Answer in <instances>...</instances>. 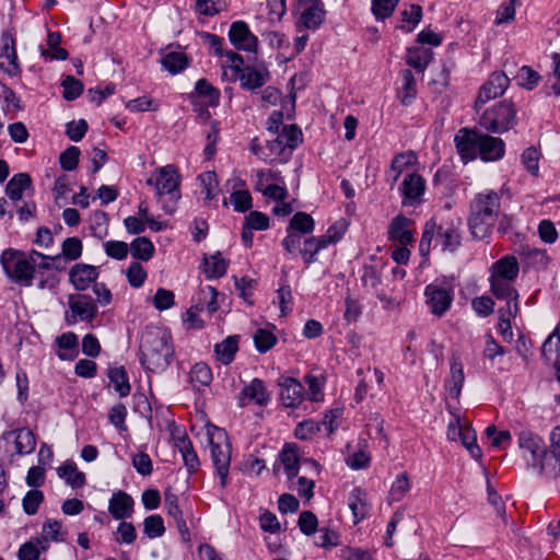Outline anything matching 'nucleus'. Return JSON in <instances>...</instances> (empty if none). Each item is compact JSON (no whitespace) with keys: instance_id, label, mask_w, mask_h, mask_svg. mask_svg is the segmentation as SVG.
<instances>
[{"instance_id":"obj_41","label":"nucleus","mask_w":560,"mask_h":560,"mask_svg":"<svg viewBox=\"0 0 560 560\" xmlns=\"http://www.w3.org/2000/svg\"><path fill=\"white\" fill-rule=\"evenodd\" d=\"M130 252L133 258L148 261L153 257L154 245L148 237L139 236L131 242Z\"/></svg>"},{"instance_id":"obj_9","label":"nucleus","mask_w":560,"mask_h":560,"mask_svg":"<svg viewBox=\"0 0 560 560\" xmlns=\"http://www.w3.org/2000/svg\"><path fill=\"white\" fill-rule=\"evenodd\" d=\"M68 304L70 314H66L65 320L69 326L75 325L79 320L91 323L97 314V306L90 295H70Z\"/></svg>"},{"instance_id":"obj_29","label":"nucleus","mask_w":560,"mask_h":560,"mask_svg":"<svg viewBox=\"0 0 560 560\" xmlns=\"http://www.w3.org/2000/svg\"><path fill=\"white\" fill-rule=\"evenodd\" d=\"M56 343L61 351L58 352V358L62 361L74 360L79 353L78 351V336L72 332H63L57 337Z\"/></svg>"},{"instance_id":"obj_25","label":"nucleus","mask_w":560,"mask_h":560,"mask_svg":"<svg viewBox=\"0 0 560 560\" xmlns=\"http://www.w3.org/2000/svg\"><path fill=\"white\" fill-rule=\"evenodd\" d=\"M348 506L352 512L354 524L360 523L370 511L366 492L361 488H354L349 493Z\"/></svg>"},{"instance_id":"obj_34","label":"nucleus","mask_w":560,"mask_h":560,"mask_svg":"<svg viewBox=\"0 0 560 560\" xmlns=\"http://www.w3.org/2000/svg\"><path fill=\"white\" fill-rule=\"evenodd\" d=\"M175 446L178 448L182 454L183 460L189 474L197 470L199 467V458L197 453L195 452L191 441L185 434L175 440Z\"/></svg>"},{"instance_id":"obj_53","label":"nucleus","mask_w":560,"mask_h":560,"mask_svg":"<svg viewBox=\"0 0 560 560\" xmlns=\"http://www.w3.org/2000/svg\"><path fill=\"white\" fill-rule=\"evenodd\" d=\"M397 4L398 0H372V13L377 21H384L392 16Z\"/></svg>"},{"instance_id":"obj_58","label":"nucleus","mask_w":560,"mask_h":560,"mask_svg":"<svg viewBox=\"0 0 560 560\" xmlns=\"http://www.w3.org/2000/svg\"><path fill=\"white\" fill-rule=\"evenodd\" d=\"M319 431V424L312 419H307L298 423V425L294 429V435L299 440L306 441L312 439Z\"/></svg>"},{"instance_id":"obj_14","label":"nucleus","mask_w":560,"mask_h":560,"mask_svg":"<svg viewBox=\"0 0 560 560\" xmlns=\"http://www.w3.org/2000/svg\"><path fill=\"white\" fill-rule=\"evenodd\" d=\"M505 154V143L501 138L483 133L481 131V138L479 142L478 156L481 161L497 162L500 161Z\"/></svg>"},{"instance_id":"obj_21","label":"nucleus","mask_w":560,"mask_h":560,"mask_svg":"<svg viewBox=\"0 0 560 560\" xmlns=\"http://www.w3.org/2000/svg\"><path fill=\"white\" fill-rule=\"evenodd\" d=\"M517 444L521 450H525L530 454V465L533 466L546 451L545 442L538 434L530 430H522L517 434Z\"/></svg>"},{"instance_id":"obj_11","label":"nucleus","mask_w":560,"mask_h":560,"mask_svg":"<svg viewBox=\"0 0 560 560\" xmlns=\"http://www.w3.org/2000/svg\"><path fill=\"white\" fill-rule=\"evenodd\" d=\"M228 35L230 43L235 47V49L247 52H257L258 38L250 32L246 22H233Z\"/></svg>"},{"instance_id":"obj_20","label":"nucleus","mask_w":560,"mask_h":560,"mask_svg":"<svg viewBox=\"0 0 560 560\" xmlns=\"http://www.w3.org/2000/svg\"><path fill=\"white\" fill-rule=\"evenodd\" d=\"M164 505L167 511V514L175 521L178 532L182 536V539L186 542H189L191 539L189 528L187 526L186 521L183 517V511L178 505V498L175 493L170 490L164 493Z\"/></svg>"},{"instance_id":"obj_43","label":"nucleus","mask_w":560,"mask_h":560,"mask_svg":"<svg viewBox=\"0 0 560 560\" xmlns=\"http://www.w3.org/2000/svg\"><path fill=\"white\" fill-rule=\"evenodd\" d=\"M228 261L222 257L220 252L205 258V273L207 278H221L225 275Z\"/></svg>"},{"instance_id":"obj_35","label":"nucleus","mask_w":560,"mask_h":560,"mask_svg":"<svg viewBox=\"0 0 560 560\" xmlns=\"http://www.w3.org/2000/svg\"><path fill=\"white\" fill-rule=\"evenodd\" d=\"M31 186V176L27 173H19L13 175L8 182L5 186V194L11 200L19 201L22 199L24 190Z\"/></svg>"},{"instance_id":"obj_7","label":"nucleus","mask_w":560,"mask_h":560,"mask_svg":"<svg viewBox=\"0 0 560 560\" xmlns=\"http://www.w3.org/2000/svg\"><path fill=\"white\" fill-rule=\"evenodd\" d=\"M481 131L477 128H460L454 136V144L464 164L475 161L478 158Z\"/></svg>"},{"instance_id":"obj_31","label":"nucleus","mask_w":560,"mask_h":560,"mask_svg":"<svg viewBox=\"0 0 560 560\" xmlns=\"http://www.w3.org/2000/svg\"><path fill=\"white\" fill-rule=\"evenodd\" d=\"M490 291L498 300L506 302H515L518 300V292L512 285L511 280L499 279L498 277H490Z\"/></svg>"},{"instance_id":"obj_33","label":"nucleus","mask_w":560,"mask_h":560,"mask_svg":"<svg viewBox=\"0 0 560 560\" xmlns=\"http://www.w3.org/2000/svg\"><path fill=\"white\" fill-rule=\"evenodd\" d=\"M238 351V336H229L223 341L214 346L217 360L224 365L233 362Z\"/></svg>"},{"instance_id":"obj_8","label":"nucleus","mask_w":560,"mask_h":560,"mask_svg":"<svg viewBox=\"0 0 560 560\" xmlns=\"http://www.w3.org/2000/svg\"><path fill=\"white\" fill-rule=\"evenodd\" d=\"M509 85L510 79L503 71L492 72L479 89L478 96L474 105L475 110L479 112L486 103L502 96Z\"/></svg>"},{"instance_id":"obj_26","label":"nucleus","mask_w":560,"mask_h":560,"mask_svg":"<svg viewBox=\"0 0 560 560\" xmlns=\"http://www.w3.org/2000/svg\"><path fill=\"white\" fill-rule=\"evenodd\" d=\"M195 96L203 98L207 107H217L220 104L221 92L202 78L195 83V91L190 94V98L192 100Z\"/></svg>"},{"instance_id":"obj_47","label":"nucleus","mask_w":560,"mask_h":560,"mask_svg":"<svg viewBox=\"0 0 560 560\" xmlns=\"http://www.w3.org/2000/svg\"><path fill=\"white\" fill-rule=\"evenodd\" d=\"M198 179L201 184V192L205 194L206 200L210 201L214 199L219 192L217 173L213 171L203 172L198 176Z\"/></svg>"},{"instance_id":"obj_54","label":"nucleus","mask_w":560,"mask_h":560,"mask_svg":"<svg viewBox=\"0 0 560 560\" xmlns=\"http://www.w3.org/2000/svg\"><path fill=\"white\" fill-rule=\"evenodd\" d=\"M61 85L63 88L62 97L67 101L77 100L83 92V83L72 75H67Z\"/></svg>"},{"instance_id":"obj_32","label":"nucleus","mask_w":560,"mask_h":560,"mask_svg":"<svg viewBox=\"0 0 560 560\" xmlns=\"http://www.w3.org/2000/svg\"><path fill=\"white\" fill-rule=\"evenodd\" d=\"M465 374L463 364L457 357H453L451 360V376L446 383V389L451 397L458 398L464 385Z\"/></svg>"},{"instance_id":"obj_6","label":"nucleus","mask_w":560,"mask_h":560,"mask_svg":"<svg viewBox=\"0 0 560 560\" xmlns=\"http://www.w3.org/2000/svg\"><path fill=\"white\" fill-rule=\"evenodd\" d=\"M517 122L516 109L511 101H502L485 110L479 125L492 133H503Z\"/></svg>"},{"instance_id":"obj_4","label":"nucleus","mask_w":560,"mask_h":560,"mask_svg":"<svg viewBox=\"0 0 560 560\" xmlns=\"http://www.w3.org/2000/svg\"><path fill=\"white\" fill-rule=\"evenodd\" d=\"M208 436L212 464L220 478L221 487L225 488L230 472L232 445L224 429L212 427L208 431Z\"/></svg>"},{"instance_id":"obj_44","label":"nucleus","mask_w":560,"mask_h":560,"mask_svg":"<svg viewBox=\"0 0 560 560\" xmlns=\"http://www.w3.org/2000/svg\"><path fill=\"white\" fill-rule=\"evenodd\" d=\"M433 240H435V246H438V224L431 219L424 224L419 244V252L422 256L429 255Z\"/></svg>"},{"instance_id":"obj_16","label":"nucleus","mask_w":560,"mask_h":560,"mask_svg":"<svg viewBox=\"0 0 560 560\" xmlns=\"http://www.w3.org/2000/svg\"><path fill=\"white\" fill-rule=\"evenodd\" d=\"M325 19V10L323 3L319 1H313L308 4L301 13L299 20L295 23L298 32L303 30H317Z\"/></svg>"},{"instance_id":"obj_17","label":"nucleus","mask_w":560,"mask_h":560,"mask_svg":"<svg viewBox=\"0 0 560 560\" xmlns=\"http://www.w3.org/2000/svg\"><path fill=\"white\" fill-rule=\"evenodd\" d=\"M254 401L258 406H267L270 401V394L268 393L265 382L260 378H254L246 385L240 394V406L244 407L247 402Z\"/></svg>"},{"instance_id":"obj_19","label":"nucleus","mask_w":560,"mask_h":560,"mask_svg":"<svg viewBox=\"0 0 560 560\" xmlns=\"http://www.w3.org/2000/svg\"><path fill=\"white\" fill-rule=\"evenodd\" d=\"M97 277L96 267L86 264H75L69 271V280L78 291L86 290Z\"/></svg>"},{"instance_id":"obj_51","label":"nucleus","mask_w":560,"mask_h":560,"mask_svg":"<svg viewBox=\"0 0 560 560\" xmlns=\"http://www.w3.org/2000/svg\"><path fill=\"white\" fill-rule=\"evenodd\" d=\"M361 282L363 287L371 288L375 292H378V288L382 283V273L377 266H364L362 270Z\"/></svg>"},{"instance_id":"obj_59","label":"nucleus","mask_w":560,"mask_h":560,"mask_svg":"<svg viewBox=\"0 0 560 560\" xmlns=\"http://www.w3.org/2000/svg\"><path fill=\"white\" fill-rule=\"evenodd\" d=\"M62 256L69 260H75L82 255V242L78 237H68L62 243Z\"/></svg>"},{"instance_id":"obj_37","label":"nucleus","mask_w":560,"mask_h":560,"mask_svg":"<svg viewBox=\"0 0 560 560\" xmlns=\"http://www.w3.org/2000/svg\"><path fill=\"white\" fill-rule=\"evenodd\" d=\"M15 435V450L16 454L25 455L31 454L36 447V436L28 428H21L10 432Z\"/></svg>"},{"instance_id":"obj_40","label":"nucleus","mask_w":560,"mask_h":560,"mask_svg":"<svg viewBox=\"0 0 560 560\" xmlns=\"http://www.w3.org/2000/svg\"><path fill=\"white\" fill-rule=\"evenodd\" d=\"M162 66L172 74H177L188 67V58L185 52L171 51L163 56Z\"/></svg>"},{"instance_id":"obj_60","label":"nucleus","mask_w":560,"mask_h":560,"mask_svg":"<svg viewBox=\"0 0 560 560\" xmlns=\"http://www.w3.org/2000/svg\"><path fill=\"white\" fill-rule=\"evenodd\" d=\"M298 525L304 535L311 536L317 530L318 520L313 512L303 511L299 516Z\"/></svg>"},{"instance_id":"obj_42","label":"nucleus","mask_w":560,"mask_h":560,"mask_svg":"<svg viewBox=\"0 0 560 560\" xmlns=\"http://www.w3.org/2000/svg\"><path fill=\"white\" fill-rule=\"evenodd\" d=\"M278 136L284 142V145L288 148V155H291L292 152L303 141V133L296 125L283 126L281 132Z\"/></svg>"},{"instance_id":"obj_46","label":"nucleus","mask_w":560,"mask_h":560,"mask_svg":"<svg viewBox=\"0 0 560 560\" xmlns=\"http://www.w3.org/2000/svg\"><path fill=\"white\" fill-rule=\"evenodd\" d=\"M254 345L259 353H266L277 343V337L275 334L265 328H258L254 332Z\"/></svg>"},{"instance_id":"obj_18","label":"nucleus","mask_w":560,"mask_h":560,"mask_svg":"<svg viewBox=\"0 0 560 560\" xmlns=\"http://www.w3.org/2000/svg\"><path fill=\"white\" fill-rule=\"evenodd\" d=\"M412 224L413 221L404 214L396 215L388 226V238L405 246L411 244L415 241L410 229Z\"/></svg>"},{"instance_id":"obj_56","label":"nucleus","mask_w":560,"mask_h":560,"mask_svg":"<svg viewBox=\"0 0 560 560\" xmlns=\"http://www.w3.org/2000/svg\"><path fill=\"white\" fill-rule=\"evenodd\" d=\"M80 149L74 145H70L59 156L60 166L63 171L71 172L78 167Z\"/></svg>"},{"instance_id":"obj_1","label":"nucleus","mask_w":560,"mask_h":560,"mask_svg":"<svg viewBox=\"0 0 560 560\" xmlns=\"http://www.w3.org/2000/svg\"><path fill=\"white\" fill-rule=\"evenodd\" d=\"M501 212V197L491 189L478 192L469 203L467 224L476 240L488 237Z\"/></svg>"},{"instance_id":"obj_49","label":"nucleus","mask_w":560,"mask_h":560,"mask_svg":"<svg viewBox=\"0 0 560 560\" xmlns=\"http://www.w3.org/2000/svg\"><path fill=\"white\" fill-rule=\"evenodd\" d=\"M143 533L150 539L163 536L165 526L162 516L159 514L147 516L143 521Z\"/></svg>"},{"instance_id":"obj_15","label":"nucleus","mask_w":560,"mask_h":560,"mask_svg":"<svg viewBox=\"0 0 560 560\" xmlns=\"http://www.w3.org/2000/svg\"><path fill=\"white\" fill-rule=\"evenodd\" d=\"M460 221L457 223L451 221L445 224L438 225V245L442 252L454 253L462 242Z\"/></svg>"},{"instance_id":"obj_61","label":"nucleus","mask_w":560,"mask_h":560,"mask_svg":"<svg viewBox=\"0 0 560 560\" xmlns=\"http://www.w3.org/2000/svg\"><path fill=\"white\" fill-rule=\"evenodd\" d=\"M88 129L89 125L85 119L72 120L66 125V135L71 141L79 142L83 139Z\"/></svg>"},{"instance_id":"obj_62","label":"nucleus","mask_w":560,"mask_h":560,"mask_svg":"<svg viewBox=\"0 0 560 560\" xmlns=\"http://www.w3.org/2000/svg\"><path fill=\"white\" fill-rule=\"evenodd\" d=\"M175 303L174 293L171 290L159 288L153 296V305L158 311H166Z\"/></svg>"},{"instance_id":"obj_30","label":"nucleus","mask_w":560,"mask_h":560,"mask_svg":"<svg viewBox=\"0 0 560 560\" xmlns=\"http://www.w3.org/2000/svg\"><path fill=\"white\" fill-rule=\"evenodd\" d=\"M433 59V51L424 47H411L407 50L406 62L418 72H424Z\"/></svg>"},{"instance_id":"obj_64","label":"nucleus","mask_w":560,"mask_h":560,"mask_svg":"<svg viewBox=\"0 0 560 560\" xmlns=\"http://www.w3.org/2000/svg\"><path fill=\"white\" fill-rule=\"evenodd\" d=\"M459 439L463 443V445L467 448L471 457L478 459L482 456L481 448L477 444L476 434L474 431L469 429H464L462 434L459 435Z\"/></svg>"},{"instance_id":"obj_13","label":"nucleus","mask_w":560,"mask_h":560,"mask_svg":"<svg viewBox=\"0 0 560 560\" xmlns=\"http://www.w3.org/2000/svg\"><path fill=\"white\" fill-rule=\"evenodd\" d=\"M424 294L432 314L442 316L451 307L453 293L450 290L429 284L425 287Z\"/></svg>"},{"instance_id":"obj_45","label":"nucleus","mask_w":560,"mask_h":560,"mask_svg":"<svg viewBox=\"0 0 560 560\" xmlns=\"http://www.w3.org/2000/svg\"><path fill=\"white\" fill-rule=\"evenodd\" d=\"M315 222L313 218L305 212H296L290 220L287 229L300 234H310L314 231Z\"/></svg>"},{"instance_id":"obj_22","label":"nucleus","mask_w":560,"mask_h":560,"mask_svg":"<svg viewBox=\"0 0 560 560\" xmlns=\"http://www.w3.org/2000/svg\"><path fill=\"white\" fill-rule=\"evenodd\" d=\"M133 499L127 492L119 490L113 493L108 502V512L115 520H125L133 512Z\"/></svg>"},{"instance_id":"obj_52","label":"nucleus","mask_w":560,"mask_h":560,"mask_svg":"<svg viewBox=\"0 0 560 560\" xmlns=\"http://www.w3.org/2000/svg\"><path fill=\"white\" fill-rule=\"evenodd\" d=\"M44 501V493L40 490L32 489L26 492L22 500L23 511L27 515H35Z\"/></svg>"},{"instance_id":"obj_50","label":"nucleus","mask_w":560,"mask_h":560,"mask_svg":"<svg viewBox=\"0 0 560 560\" xmlns=\"http://www.w3.org/2000/svg\"><path fill=\"white\" fill-rule=\"evenodd\" d=\"M422 19V8L419 4H411L409 10L401 12V21L405 23L399 26L400 30L410 33L420 23Z\"/></svg>"},{"instance_id":"obj_57","label":"nucleus","mask_w":560,"mask_h":560,"mask_svg":"<svg viewBox=\"0 0 560 560\" xmlns=\"http://www.w3.org/2000/svg\"><path fill=\"white\" fill-rule=\"evenodd\" d=\"M128 411L124 404L119 402L113 406L108 412L109 422L119 431H126V418Z\"/></svg>"},{"instance_id":"obj_2","label":"nucleus","mask_w":560,"mask_h":560,"mask_svg":"<svg viewBox=\"0 0 560 560\" xmlns=\"http://www.w3.org/2000/svg\"><path fill=\"white\" fill-rule=\"evenodd\" d=\"M140 363L152 373L167 369L174 357L170 332L161 328L147 329L140 341Z\"/></svg>"},{"instance_id":"obj_38","label":"nucleus","mask_w":560,"mask_h":560,"mask_svg":"<svg viewBox=\"0 0 560 560\" xmlns=\"http://www.w3.org/2000/svg\"><path fill=\"white\" fill-rule=\"evenodd\" d=\"M57 474L60 478L65 479L68 485L73 489L81 488L85 485V474L79 471L74 462L68 460L63 463L58 469Z\"/></svg>"},{"instance_id":"obj_39","label":"nucleus","mask_w":560,"mask_h":560,"mask_svg":"<svg viewBox=\"0 0 560 560\" xmlns=\"http://www.w3.org/2000/svg\"><path fill=\"white\" fill-rule=\"evenodd\" d=\"M107 376L120 397H127L131 392V385L124 366L108 369Z\"/></svg>"},{"instance_id":"obj_55","label":"nucleus","mask_w":560,"mask_h":560,"mask_svg":"<svg viewBox=\"0 0 560 560\" xmlns=\"http://www.w3.org/2000/svg\"><path fill=\"white\" fill-rule=\"evenodd\" d=\"M402 75V90L404 96L401 97V104L404 106H408L411 104L412 100L416 97V79L411 70L406 69L401 72Z\"/></svg>"},{"instance_id":"obj_24","label":"nucleus","mask_w":560,"mask_h":560,"mask_svg":"<svg viewBox=\"0 0 560 560\" xmlns=\"http://www.w3.org/2000/svg\"><path fill=\"white\" fill-rule=\"evenodd\" d=\"M288 480L292 481L300 471L301 458L299 447L295 444H285L279 455Z\"/></svg>"},{"instance_id":"obj_27","label":"nucleus","mask_w":560,"mask_h":560,"mask_svg":"<svg viewBox=\"0 0 560 560\" xmlns=\"http://www.w3.org/2000/svg\"><path fill=\"white\" fill-rule=\"evenodd\" d=\"M238 79L244 89L256 90L265 85L269 79V72L258 70L253 66H246L241 71Z\"/></svg>"},{"instance_id":"obj_12","label":"nucleus","mask_w":560,"mask_h":560,"mask_svg":"<svg viewBox=\"0 0 560 560\" xmlns=\"http://www.w3.org/2000/svg\"><path fill=\"white\" fill-rule=\"evenodd\" d=\"M399 190L402 195V206L412 207L419 205L425 191V180L417 173L407 174Z\"/></svg>"},{"instance_id":"obj_48","label":"nucleus","mask_w":560,"mask_h":560,"mask_svg":"<svg viewBox=\"0 0 560 560\" xmlns=\"http://www.w3.org/2000/svg\"><path fill=\"white\" fill-rule=\"evenodd\" d=\"M515 79L521 88L532 91L538 85L541 77L530 67L523 66L520 68Z\"/></svg>"},{"instance_id":"obj_3","label":"nucleus","mask_w":560,"mask_h":560,"mask_svg":"<svg viewBox=\"0 0 560 560\" xmlns=\"http://www.w3.org/2000/svg\"><path fill=\"white\" fill-rule=\"evenodd\" d=\"M148 185H154L162 209L167 214H173L176 203L180 199V175L173 165H166L155 172L154 178L147 180Z\"/></svg>"},{"instance_id":"obj_23","label":"nucleus","mask_w":560,"mask_h":560,"mask_svg":"<svg viewBox=\"0 0 560 560\" xmlns=\"http://www.w3.org/2000/svg\"><path fill=\"white\" fill-rule=\"evenodd\" d=\"M533 468L540 475L557 478L560 475V451L557 448L542 451V455Z\"/></svg>"},{"instance_id":"obj_63","label":"nucleus","mask_w":560,"mask_h":560,"mask_svg":"<svg viewBox=\"0 0 560 560\" xmlns=\"http://www.w3.org/2000/svg\"><path fill=\"white\" fill-rule=\"evenodd\" d=\"M127 279L132 288H140L147 278V271L140 262H131L127 269Z\"/></svg>"},{"instance_id":"obj_10","label":"nucleus","mask_w":560,"mask_h":560,"mask_svg":"<svg viewBox=\"0 0 560 560\" xmlns=\"http://www.w3.org/2000/svg\"><path fill=\"white\" fill-rule=\"evenodd\" d=\"M277 385L280 387V400L287 408H298L305 397V390L300 381L294 377L281 375Z\"/></svg>"},{"instance_id":"obj_28","label":"nucleus","mask_w":560,"mask_h":560,"mask_svg":"<svg viewBox=\"0 0 560 560\" xmlns=\"http://www.w3.org/2000/svg\"><path fill=\"white\" fill-rule=\"evenodd\" d=\"M518 262L514 256H504L492 265L490 277H498L504 280H515L518 276Z\"/></svg>"},{"instance_id":"obj_5","label":"nucleus","mask_w":560,"mask_h":560,"mask_svg":"<svg viewBox=\"0 0 560 560\" xmlns=\"http://www.w3.org/2000/svg\"><path fill=\"white\" fill-rule=\"evenodd\" d=\"M1 266L8 278L22 287H31L36 271L34 264L24 252L9 248L0 256Z\"/></svg>"},{"instance_id":"obj_36","label":"nucleus","mask_w":560,"mask_h":560,"mask_svg":"<svg viewBox=\"0 0 560 560\" xmlns=\"http://www.w3.org/2000/svg\"><path fill=\"white\" fill-rule=\"evenodd\" d=\"M212 371L205 362H197L189 372V382L197 390L208 387L212 382Z\"/></svg>"}]
</instances>
